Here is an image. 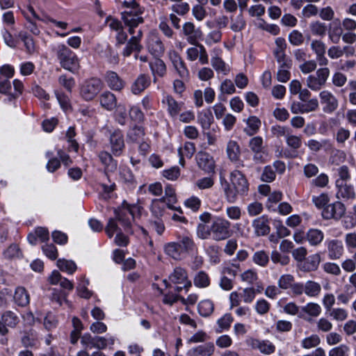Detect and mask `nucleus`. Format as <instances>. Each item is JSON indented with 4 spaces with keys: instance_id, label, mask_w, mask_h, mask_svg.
Here are the masks:
<instances>
[{
    "instance_id": "13d9d810",
    "label": "nucleus",
    "mask_w": 356,
    "mask_h": 356,
    "mask_svg": "<svg viewBox=\"0 0 356 356\" xmlns=\"http://www.w3.org/2000/svg\"><path fill=\"white\" fill-rule=\"evenodd\" d=\"M273 54L277 62L281 65V67H291V60L286 58L285 51L274 50Z\"/></svg>"
},
{
    "instance_id": "2f4dec72",
    "label": "nucleus",
    "mask_w": 356,
    "mask_h": 356,
    "mask_svg": "<svg viewBox=\"0 0 356 356\" xmlns=\"http://www.w3.org/2000/svg\"><path fill=\"white\" fill-rule=\"evenodd\" d=\"M320 262V255L318 254H314L304 260L301 268L306 272L314 271L318 268Z\"/></svg>"
},
{
    "instance_id": "9d476101",
    "label": "nucleus",
    "mask_w": 356,
    "mask_h": 356,
    "mask_svg": "<svg viewBox=\"0 0 356 356\" xmlns=\"http://www.w3.org/2000/svg\"><path fill=\"white\" fill-rule=\"evenodd\" d=\"M198 167L207 173H213L216 164L213 157L206 152H199L196 155Z\"/></svg>"
},
{
    "instance_id": "e433bc0d",
    "label": "nucleus",
    "mask_w": 356,
    "mask_h": 356,
    "mask_svg": "<svg viewBox=\"0 0 356 356\" xmlns=\"http://www.w3.org/2000/svg\"><path fill=\"white\" fill-rule=\"evenodd\" d=\"M143 49V46L140 43H137L136 38H130L122 51V56L124 57H129L131 56L134 51L140 52Z\"/></svg>"
},
{
    "instance_id": "6e6d98bb",
    "label": "nucleus",
    "mask_w": 356,
    "mask_h": 356,
    "mask_svg": "<svg viewBox=\"0 0 356 356\" xmlns=\"http://www.w3.org/2000/svg\"><path fill=\"white\" fill-rule=\"evenodd\" d=\"M144 130L140 127H134L127 134L128 138L133 142L140 143L144 136Z\"/></svg>"
},
{
    "instance_id": "e2e57ef3",
    "label": "nucleus",
    "mask_w": 356,
    "mask_h": 356,
    "mask_svg": "<svg viewBox=\"0 0 356 356\" xmlns=\"http://www.w3.org/2000/svg\"><path fill=\"white\" fill-rule=\"evenodd\" d=\"M350 351V347L346 344H341L330 350L328 356H348Z\"/></svg>"
},
{
    "instance_id": "7ed1b4c3",
    "label": "nucleus",
    "mask_w": 356,
    "mask_h": 356,
    "mask_svg": "<svg viewBox=\"0 0 356 356\" xmlns=\"http://www.w3.org/2000/svg\"><path fill=\"white\" fill-rule=\"evenodd\" d=\"M60 65L65 70L72 73L77 72L80 67L76 55L65 44H59L55 49Z\"/></svg>"
},
{
    "instance_id": "3c124183",
    "label": "nucleus",
    "mask_w": 356,
    "mask_h": 356,
    "mask_svg": "<svg viewBox=\"0 0 356 356\" xmlns=\"http://www.w3.org/2000/svg\"><path fill=\"white\" fill-rule=\"evenodd\" d=\"M2 321L7 327H14L19 322V318L17 314L11 311H6L1 315Z\"/></svg>"
},
{
    "instance_id": "37998d69",
    "label": "nucleus",
    "mask_w": 356,
    "mask_h": 356,
    "mask_svg": "<svg viewBox=\"0 0 356 356\" xmlns=\"http://www.w3.org/2000/svg\"><path fill=\"white\" fill-rule=\"evenodd\" d=\"M230 21V29L234 32H239L245 27L246 22L241 13L236 17L231 16Z\"/></svg>"
},
{
    "instance_id": "c85d7f7f",
    "label": "nucleus",
    "mask_w": 356,
    "mask_h": 356,
    "mask_svg": "<svg viewBox=\"0 0 356 356\" xmlns=\"http://www.w3.org/2000/svg\"><path fill=\"white\" fill-rule=\"evenodd\" d=\"M226 153L231 161H238L241 155V148L238 143L232 140H229L227 144Z\"/></svg>"
},
{
    "instance_id": "603ef678",
    "label": "nucleus",
    "mask_w": 356,
    "mask_h": 356,
    "mask_svg": "<svg viewBox=\"0 0 356 356\" xmlns=\"http://www.w3.org/2000/svg\"><path fill=\"white\" fill-rule=\"evenodd\" d=\"M165 202L168 208H173V204L177 202L175 189L170 185H167L165 188Z\"/></svg>"
},
{
    "instance_id": "0eeeda50",
    "label": "nucleus",
    "mask_w": 356,
    "mask_h": 356,
    "mask_svg": "<svg viewBox=\"0 0 356 356\" xmlns=\"http://www.w3.org/2000/svg\"><path fill=\"white\" fill-rule=\"evenodd\" d=\"M327 256L331 260H337L342 257L345 248L343 242L339 239H327L325 241Z\"/></svg>"
},
{
    "instance_id": "6e6552de",
    "label": "nucleus",
    "mask_w": 356,
    "mask_h": 356,
    "mask_svg": "<svg viewBox=\"0 0 356 356\" xmlns=\"http://www.w3.org/2000/svg\"><path fill=\"white\" fill-rule=\"evenodd\" d=\"M195 45L196 47H190L186 50L188 60L194 61L199 58V61L201 64H207L209 63V56L205 47L197 42Z\"/></svg>"
},
{
    "instance_id": "58836bf2",
    "label": "nucleus",
    "mask_w": 356,
    "mask_h": 356,
    "mask_svg": "<svg viewBox=\"0 0 356 356\" xmlns=\"http://www.w3.org/2000/svg\"><path fill=\"white\" fill-rule=\"evenodd\" d=\"M301 310L305 314L313 318L318 317L322 312L320 305L313 302H308L305 306L302 307Z\"/></svg>"
},
{
    "instance_id": "79ce46f5",
    "label": "nucleus",
    "mask_w": 356,
    "mask_h": 356,
    "mask_svg": "<svg viewBox=\"0 0 356 356\" xmlns=\"http://www.w3.org/2000/svg\"><path fill=\"white\" fill-rule=\"evenodd\" d=\"M58 268L63 272H66L68 274H73L76 270V264L72 260H67L65 259H59L57 261Z\"/></svg>"
},
{
    "instance_id": "4468645a",
    "label": "nucleus",
    "mask_w": 356,
    "mask_h": 356,
    "mask_svg": "<svg viewBox=\"0 0 356 356\" xmlns=\"http://www.w3.org/2000/svg\"><path fill=\"white\" fill-rule=\"evenodd\" d=\"M149 52L155 57H159L164 54L165 47L160 38L156 34L149 35L147 42Z\"/></svg>"
},
{
    "instance_id": "ea45409f",
    "label": "nucleus",
    "mask_w": 356,
    "mask_h": 356,
    "mask_svg": "<svg viewBox=\"0 0 356 356\" xmlns=\"http://www.w3.org/2000/svg\"><path fill=\"white\" fill-rule=\"evenodd\" d=\"M248 127L244 129V131L248 136H252L256 134L261 125L260 120L256 116H250L247 120Z\"/></svg>"
},
{
    "instance_id": "f704fd0d",
    "label": "nucleus",
    "mask_w": 356,
    "mask_h": 356,
    "mask_svg": "<svg viewBox=\"0 0 356 356\" xmlns=\"http://www.w3.org/2000/svg\"><path fill=\"white\" fill-rule=\"evenodd\" d=\"M306 238L312 245H319L324 238L323 232L318 229H310L306 234Z\"/></svg>"
},
{
    "instance_id": "412c9836",
    "label": "nucleus",
    "mask_w": 356,
    "mask_h": 356,
    "mask_svg": "<svg viewBox=\"0 0 356 356\" xmlns=\"http://www.w3.org/2000/svg\"><path fill=\"white\" fill-rule=\"evenodd\" d=\"M337 188V197L339 199L354 200L356 197V192L353 184L348 183L336 185Z\"/></svg>"
},
{
    "instance_id": "c03bdc74",
    "label": "nucleus",
    "mask_w": 356,
    "mask_h": 356,
    "mask_svg": "<svg viewBox=\"0 0 356 356\" xmlns=\"http://www.w3.org/2000/svg\"><path fill=\"white\" fill-rule=\"evenodd\" d=\"M337 175H338V179L335 181L336 185H339V184L343 183H348L350 179V172L349 168L346 165H341L339 168H337Z\"/></svg>"
},
{
    "instance_id": "bf43d9fd",
    "label": "nucleus",
    "mask_w": 356,
    "mask_h": 356,
    "mask_svg": "<svg viewBox=\"0 0 356 356\" xmlns=\"http://www.w3.org/2000/svg\"><path fill=\"white\" fill-rule=\"evenodd\" d=\"M294 282V277L290 274H284L280 276L277 281L280 289L286 290L291 289Z\"/></svg>"
},
{
    "instance_id": "864d4df0",
    "label": "nucleus",
    "mask_w": 356,
    "mask_h": 356,
    "mask_svg": "<svg viewBox=\"0 0 356 356\" xmlns=\"http://www.w3.org/2000/svg\"><path fill=\"white\" fill-rule=\"evenodd\" d=\"M321 343V339L317 334H312L303 339L301 341V346L305 349H311L318 346Z\"/></svg>"
},
{
    "instance_id": "7c9ffc66",
    "label": "nucleus",
    "mask_w": 356,
    "mask_h": 356,
    "mask_svg": "<svg viewBox=\"0 0 356 356\" xmlns=\"http://www.w3.org/2000/svg\"><path fill=\"white\" fill-rule=\"evenodd\" d=\"M164 251L166 254L175 260H180L183 257V252L179 243L170 242L165 245Z\"/></svg>"
},
{
    "instance_id": "4be33fe9",
    "label": "nucleus",
    "mask_w": 356,
    "mask_h": 356,
    "mask_svg": "<svg viewBox=\"0 0 356 356\" xmlns=\"http://www.w3.org/2000/svg\"><path fill=\"white\" fill-rule=\"evenodd\" d=\"M105 81L108 87L113 90L120 91L124 87V81L113 71L106 72Z\"/></svg>"
},
{
    "instance_id": "9b49d317",
    "label": "nucleus",
    "mask_w": 356,
    "mask_h": 356,
    "mask_svg": "<svg viewBox=\"0 0 356 356\" xmlns=\"http://www.w3.org/2000/svg\"><path fill=\"white\" fill-rule=\"evenodd\" d=\"M215 349L213 343L207 342L190 348L186 353V356H212Z\"/></svg>"
},
{
    "instance_id": "f3484780",
    "label": "nucleus",
    "mask_w": 356,
    "mask_h": 356,
    "mask_svg": "<svg viewBox=\"0 0 356 356\" xmlns=\"http://www.w3.org/2000/svg\"><path fill=\"white\" fill-rule=\"evenodd\" d=\"M254 232L257 236H266L269 234L270 228L269 220L266 216L255 218L252 223Z\"/></svg>"
},
{
    "instance_id": "a19ab883",
    "label": "nucleus",
    "mask_w": 356,
    "mask_h": 356,
    "mask_svg": "<svg viewBox=\"0 0 356 356\" xmlns=\"http://www.w3.org/2000/svg\"><path fill=\"white\" fill-rule=\"evenodd\" d=\"M193 283L198 288H206L210 284L209 276L204 271H199L194 277Z\"/></svg>"
},
{
    "instance_id": "c756f323",
    "label": "nucleus",
    "mask_w": 356,
    "mask_h": 356,
    "mask_svg": "<svg viewBox=\"0 0 356 356\" xmlns=\"http://www.w3.org/2000/svg\"><path fill=\"white\" fill-rule=\"evenodd\" d=\"M15 302L20 307H25L29 304L30 296L28 291L22 286L16 288L14 294Z\"/></svg>"
},
{
    "instance_id": "473e14b6",
    "label": "nucleus",
    "mask_w": 356,
    "mask_h": 356,
    "mask_svg": "<svg viewBox=\"0 0 356 356\" xmlns=\"http://www.w3.org/2000/svg\"><path fill=\"white\" fill-rule=\"evenodd\" d=\"M198 122L204 130L209 129L213 122V116L209 109L203 110L197 115Z\"/></svg>"
},
{
    "instance_id": "5701e85b",
    "label": "nucleus",
    "mask_w": 356,
    "mask_h": 356,
    "mask_svg": "<svg viewBox=\"0 0 356 356\" xmlns=\"http://www.w3.org/2000/svg\"><path fill=\"white\" fill-rule=\"evenodd\" d=\"M150 78L144 74H140L133 83L131 90L134 95H138L150 85Z\"/></svg>"
},
{
    "instance_id": "49530a36",
    "label": "nucleus",
    "mask_w": 356,
    "mask_h": 356,
    "mask_svg": "<svg viewBox=\"0 0 356 356\" xmlns=\"http://www.w3.org/2000/svg\"><path fill=\"white\" fill-rule=\"evenodd\" d=\"M195 152V147L193 143L186 142L184 144V148H179L178 149V152L179 156H181L179 163L184 165V159L183 155H185L188 158H191L193 154Z\"/></svg>"
},
{
    "instance_id": "774afa93",
    "label": "nucleus",
    "mask_w": 356,
    "mask_h": 356,
    "mask_svg": "<svg viewBox=\"0 0 356 356\" xmlns=\"http://www.w3.org/2000/svg\"><path fill=\"white\" fill-rule=\"evenodd\" d=\"M286 143L287 145L293 149H298L302 145V139L301 137L292 135L291 132L286 138Z\"/></svg>"
},
{
    "instance_id": "c9c22d12",
    "label": "nucleus",
    "mask_w": 356,
    "mask_h": 356,
    "mask_svg": "<svg viewBox=\"0 0 356 356\" xmlns=\"http://www.w3.org/2000/svg\"><path fill=\"white\" fill-rule=\"evenodd\" d=\"M321 286L319 283L308 280L305 283V294L309 297H317L321 293Z\"/></svg>"
},
{
    "instance_id": "8fccbe9b",
    "label": "nucleus",
    "mask_w": 356,
    "mask_h": 356,
    "mask_svg": "<svg viewBox=\"0 0 356 356\" xmlns=\"http://www.w3.org/2000/svg\"><path fill=\"white\" fill-rule=\"evenodd\" d=\"M252 261L257 265L265 267L269 261V255L264 250H259L254 253Z\"/></svg>"
},
{
    "instance_id": "a18cd8bd",
    "label": "nucleus",
    "mask_w": 356,
    "mask_h": 356,
    "mask_svg": "<svg viewBox=\"0 0 356 356\" xmlns=\"http://www.w3.org/2000/svg\"><path fill=\"white\" fill-rule=\"evenodd\" d=\"M309 29L313 35L320 37H324L327 30L326 24L320 21L311 22L309 24Z\"/></svg>"
},
{
    "instance_id": "f257e3e1",
    "label": "nucleus",
    "mask_w": 356,
    "mask_h": 356,
    "mask_svg": "<svg viewBox=\"0 0 356 356\" xmlns=\"http://www.w3.org/2000/svg\"><path fill=\"white\" fill-rule=\"evenodd\" d=\"M229 181L225 179H220L226 200L233 204L237 201L238 196L247 195L249 184L245 175L238 170L230 173Z\"/></svg>"
},
{
    "instance_id": "6ab92c4d",
    "label": "nucleus",
    "mask_w": 356,
    "mask_h": 356,
    "mask_svg": "<svg viewBox=\"0 0 356 356\" xmlns=\"http://www.w3.org/2000/svg\"><path fill=\"white\" fill-rule=\"evenodd\" d=\"M170 280L175 284H184V289L188 290L192 284L188 279L186 271L180 267L175 268L173 273L169 276Z\"/></svg>"
},
{
    "instance_id": "39448f33",
    "label": "nucleus",
    "mask_w": 356,
    "mask_h": 356,
    "mask_svg": "<svg viewBox=\"0 0 356 356\" xmlns=\"http://www.w3.org/2000/svg\"><path fill=\"white\" fill-rule=\"evenodd\" d=\"M230 222L222 218H216L211 227V237L215 241H222L230 236Z\"/></svg>"
},
{
    "instance_id": "bb28decb",
    "label": "nucleus",
    "mask_w": 356,
    "mask_h": 356,
    "mask_svg": "<svg viewBox=\"0 0 356 356\" xmlns=\"http://www.w3.org/2000/svg\"><path fill=\"white\" fill-rule=\"evenodd\" d=\"M99 102L103 108L111 111L116 107L117 99L114 94L105 91L99 96Z\"/></svg>"
},
{
    "instance_id": "1a4fd4ad",
    "label": "nucleus",
    "mask_w": 356,
    "mask_h": 356,
    "mask_svg": "<svg viewBox=\"0 0 356 356\" xmlns=\"http://www.w3.org/2000/svg\"><path fill=\"white\" fill-rule=\"evenodd\" d=\"M109 143L112 154L115 156L122 154L125 147L123 134L120 130H115L111 134L109 137Z\"/></svg>"
},
{
    "instance_id": "69168bd1",
    "label": "nucleus",
    "mask_w": 356,
    "mask_h": 356,
    "mask_svg": "<svg viewBox=\"0 0 356 356\" xmlns=\"http://www.w3.org/2000/svg\"><path fill=\"white\" fill-rule=\"evenodd\" d=\"M322 268L325 273L334 276H339L341 273L339 266L334 262H325Z\"/></svg>"
},
{
    "instance_id": "a211bd4d",
    "label": "nucleus",
    "mask_w": 356,
    "mask_h": 356,
    "mask_svg": "<svg viewBox=\"0 0 356 356\" xmlns=\"http://www.w3.org/2000/svg\"><path fill=\"white\" fill-rule=\"evenodd\" d=\"M321 102L325 104L323 111L325 113H332L338 107V101L337 98L329 91L323 90L320 92Z\"/></svg>"
},
{
    "instance_id": "423d86ee",
    "label": "nucleus",
    "mask_w": 356,
    "mask_h": 356,
    "mask_svg": "<svg viewBox=\"0 0 356 356\" xmlns=\"http://www.w3.org/2000/svg\"><path fill=\"white\" fill-rule=\"evenodd\" d=\"M346 213V207L340 201L328 204L322 211V216L325 220H339Z\"/></svg>"
},
{
    "instance_id": "f8f14e48",
    "label": "nucleus",
    "mask_w": 356,
    "mask_h": 356,
    "mask_svg": "<svg viewBox=\"0 0 356 356\" xmlns=\"http://www.w3.org/2000/svg\"><path fill=\"white\" fill-rule=\"evenodd\" d=\"M248 343L252 348L259 350L265 355H270L275 350V345L268 340H259L251 338L248 340Z\"/></svg>"
},
{
    "instance_id": "09e8293b",
    "label": "nucleus",
    "mask_w": 356,
    "mask_h": 356,
    "mask_svg": "<svg viewBox=\"0 0 356 356\" xmlns=\"http://www.w3.org/2000/svg\"><path fill=\"white\" fill-rule=\"evenodd\" d=\"M198 312L204 317L209 316L213 311V304L209 300H204L198 304Z\"/></svg>"
},
{
    "instance_id": "4c0bfd02",
    "label": "nucleus",
    "mask_w": 356,
    "mask_h": 356,
    "mask_svg": "<svg viewBox=\"0 0 356 356\" xmlns=\"http://www.w3.org/2000/svg\"><path fill=\"white\" fill-rule=\"evenodd\" d=\"M143 49V46L140 43H137L136 38H130L122 51V56L124 57H129L131 56L134 51L140 52Z\"/></svg>"
},
{
    "instance_id": "20e7f679",
    "label": "nucleus",
    "mask_w": 356,
    "mask_h": 356,
    "mask_svg": "<svg viewBox=\"0 0 356 356\" xmlns=\"http://www.w3.org/2000/svg\"><path fill=\"white\" fill-rule=\"evenodd\" d=\"M103 87L104 83L101 79L92 77L82 83L80 88V95L86 101H90L99 93Z\"/></svg>"
},
{
    "instance_id": "72a5a7b5",
    "label": "nucleus",
    "mask_w": 356,
    "mask_h": 356,
    "mask_svg": "<svg viewBox=\"0 0 356 356\" xmlns=\"http://www.w3.org/2000/svg\"><path fill=\"white\" fill-rule=\"evenodd\" d=\"M165 206V198L153 200L150 207L152 215L157 219H160L164 213Z\"/></svg>"
},
{
    "instance_id": "aec40b11",
    "label": "nucleus",
    "mask_w": 356,
    "mask_h": 356,
    "mask_svg": "<svg viewBox=\"0 0 356 356\" xmlns=\"http://www.w3.org/2000/svg\"><path fill=\"white\" fill-rule=\"evenodd\" d=\"M183 33L186 37L187 42L191 44H195L202 35L201 31L195 29L194 24L189 22L183 25Z\"/></svg>"
},
{
    "instance_id": "ddd939ff",
    "label": "nucleus",
    "mask_w": 356,
    "mask_h": 356,
    "mask_svg": "<svg viewBox=\"0 0 356 356\" xmlns=\"http://www.w3.org/2000/svg\"><path fill=\"white\" fill-rule=\"evenodd\" d=\"M170 59L173 65L174 68L177 71L179 76L182 78H187L189 72L186 64L181 57L175 51H172L169 54Z\"/></svg>"
},
{
    "instance_id": "cd10ccee",
    "label": "nucleus",
    "mask_w": 356,
    "mask_h": 356,
    "mask_svg": "<svg viewBox=\"0 0 356 356\" xmlns=\"http://www.w3.org/2000/svg\"><path fill=\"white\" fill-rule=\"evenodd\" d=\"M162 103L167 104V110L172 117H175L181 110V104L177 102L171 95L163 97Z\"/></svg>"
},
{
    "instance_id": "dca6fc26",
    "label": "nucleus",
    "mask_w": 356,
    "mask_h": 356,
    "mask_svg": "<svg viewBox=\"0 0 356 356\" xmlns=\"http://www.w3.org/2000/svg\"><path fill=\"white\" fill-rule=\"evenodd\" d=\"M215 55L211 58V65L216 72L218 74L227 75L230 72L229 66L218 56L221 52L220 49H215L213 50Z\"/></svg>"
},
{
    "instance_id": "f03ea898",
    "label": "nucleus",
    "mask_w": 356,
    "mask_h": 356,
    "mask_svg": "<svg viewBox=\"0 0 356 356\" xmlns=\"http://www.w3.org/2000/svg\"><path fill=\"white\" fill-rule=\"evenodd\" d=\"M126 204V210H115V218H110L108 224L105 228L106 234L109 238L113 237L115 232H120V229L116 222V220L120 222L121 225L124 227L125 232L128 233H132L131 230V220L128 217V213L134 216V211L138 210V207L136 206H131L126 202L123 203V205Z\"/></svg>"
},
{
    "instance_id": "052dcab7",
    "label": "nucleus",
    "mask_w": 356,
    "mask_h": 356,
    "mask_svg": "<svg viewBox=\"0 0 356 356\" xmlns=\"http://www.w3.org/2000/svg\"><path fill=\"white\" fill-rule=\"evenodd\" d=\"M291 44L293 46H300L303 44L305 38L302 33L298 30H293L288 36Z\"/></svg>"
},
{
    "instance_id": "0e129e2a",
    "label": "nucleus",
    "mask_w": 356,
    "mask_h": 356,
    "mask_svg": "<svg viewBox=\"0 0 356 356\" xmlns=\"http://www.w3.org/2000/svg\"><path fill=\"white\" fill-rule=\"evenodd\" d=\"M270 308V304L265 299H259L254 305V309L257 314L264 315L267 314Z\"/></svg>"
},
{
    "instance_id": "5fc2aeb1",
    "label": "nucleus",
    "mask_w": 356,
    "mask_h": 356,
    "mask_svg": "<svg viewBox=\"0 0 356 356\" xmlns=\"http://www.w3.org/2000/svg\"><path fill=\"white\" fill-rule=\"evenodd\" d=\"M343 30L339 24L330 27L328 31V38L330 41L334 44H338L340 42L341 37L342 38Z\"/></svg>"
},
{
    "instance_id": "2eb2a0df",
    "label": "nucleus",
    "mask_w": 356,
    "mask_h": 356,
    "mask_svg": "<svg viewBox=\"0 0 356 356\" xmlns=\"http://www.w3.org/2000/svg\"><path fill=\"white\" fill-rule=\"evenodd\" d=\"M98 158L104 165V172L108 176V172H113L117 170L118 162L113 158L111 154L106 151H101L98 154Z\"/></svg>"
},
{
    "instance_id": "338daca9",
    "label": "nucleus",
    "mask_w": 356,
    "mask_h": 356,
    "mask_svg": "<svg viewBox=\"0 0 356 356\" xmlns=\"http://www.w3.org/2000/svg\"><path fill=\"white\" fill-rule=\"evenodd\" d=\"M270 131L273 136L280 138L281 137L286 138L289 134V128L280 125H274L271 127Z\"/></svg>"
},
{
    "instance_id": "4d7b16f0",
    "label": "nucleus",
    "mask_w": 356,
    "mask_h": 356,
    "mask_svg": "<svg viewBox=\"0 0 356 356\" xmlns=\"http://www.w3.org/2000/svg\"><path fill=\"white\" fill-rule=\"evenodd\" d=\"M330 197L325 193H322L319 195H313L312 202L318 209H323L328 204Z\"/></svg>"
},
{
    "instance_id": "de8ad7c7",
    "label": "nucleus",
    "mask_w": 356,
    "mask_h": 356,
    "mask_svg": "<svg viewBox=\"0 0 356 356\" xmlns=\"http://www.w3.org/2000/svg\"><path fill=\"white\" fill-rule=\"evenodd\" d=\"M123 22L125 26L129 27V33L131 35H133L134 33V29L140 24H142L144 22V19L143 17L133 19L129 15H127V14H124L123 16Z\"/></svg>"
},
{
    "instance_id": "a878e982",
    "label": "nucleus",
    "mask_w": 356,
    "mask_h": 356,
    "mask_svg": "<svg viewBox=\"0 0 356 356\" xmlns=\"http://www.w3.org/2000/svg\"><path fill=\"white\" fill-rule=\"evenodd\" d=\"M123 6L128 8L129 10L124 11L121 13L122 20L124 14H127V15H129L133 19L142 17L140 15L143 13V9L140 8L139 5L135 1H124Z\"/></svg>"
},
{
    "instance_id": "393cba45",
    "label": "nucleus",
    "mask_w": 356,
    "mask_h": 356,
    "mask_svg": "<svg viewBox=\"0 0 356 356\" xmlns=\"http://www.w3.org/2000/svg\"><path fill=\"white\" fill-rule=\"evenodd\" d=\"M305 145L313 152H318L321 149L327 150L332 147L330 141L327 139H321V140L309 139Z\"/></svg>"
},
{
    "instance_id": "680f3d73",
    "label": "nucleus",
    "mask_w": 356,
    "mask_h": 356,
    "mask_svg": "<svg viewBox=\"0 0 356 356\" xmlns=\"http://www.w3.org/2000/svg\"><path fill=\"white\" fill-rule=\"evenodd\" d=\"M270 259L274 264H280L282 266H286L290 261V257L288 255L282 254L277 250L271 252Z\"/></svg>"
},
{
    "instance_id": "b1692460",
    "label": "nucleus",
    "mask_w": 356,
    "mask_h": 356,
    "mask_svg": "<svg viewBox=\"0 0 356 356\" xmlns=\"http://www.w3.org/2000/svg\"><path fill=\"white\" fill-rule=\"evenodd\" d=\"M149 67L154 76V82L156 81V76L163 77L166 74V65L160 58H156L154 60L149 62Z\"/></svg>"
}]
</instances>
